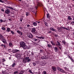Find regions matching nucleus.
I'll return each mask as SVG.
<instances>
[{
	"instance_id": "c85d7f7f",
	"label": "nucleus",
	"mask_w": 74,
	"mask_h": 74,
	"mask_svg": "<svg viewBox=\"0 0 74 74\" xmlns=\"http://www.w3.org/2000/svg\"><path fill=\"white\" fill-rule=\"evenodd\" d=\"M10 33L12 34V35H14L15 34V32L12 31H11Z\"/></svg>"
},
{
	"instance_id": "79ce46f5",
	"label": "nucleus",
	"mask_w": 74,
	"mask_h": 74,
	"mask_svg": "<svg viewBox=\"0 0 74 74\" xmlns=\"http://www.w3.org/2000/svg\"><path fill=\"white\" fill-rule=\"evenodd\" d=\"M18 71H15L14 72V74H17V73H18Z\"/></svg>"
},
{
	"instance_id": "4d7b16f0",
	"label": "nucleus",
	"mask_w": 74,
	"mask_h": 74,
	"mask_svg": "<svg viewBox=\"0 0 74 74\" xmlns=\"http://www.w3.org/2000/svg\"><path fill=\"white\" fill-rule=\"evenodd\" d=\"M59 49H60V50H62V48L60 47H59Z\"/></svg>"
},
{
	"instance_id": "0eeeda50",
	"label": "nucleus",
	"mask_w": 74,
	"mask_h": 74,
	"mask_svg": "<svg viewBox=\"0 0 74 74\" xmlns=\"http://www.w3.org/2000/svg\"><path fill=\"white\" fill-rule=\"evenodd\" d=\"M10 10L9 9L7 8L5 10V14H10Z\"/></svg>"
},
{
	"instance_id": "f257e3e1",
	"label": "nucleus",
	"mask_w": 74,
	"mask_h": 74,
	"mask_svg": "<svg viewBox=\"0 0 74 74\" xmlns=\"http://www.w3.org/2000/svg\"><path fill=\"white\" fill-rule=\"evenodd\" d=\"M27 43L26 42L25 43L23 42H21L20 43V44L24 49H26L27 48V47L25 45L27 44Z\"/></svg>"
},
{
	"instance_id": "69168bd1",
	"label": "nucleus",
	"mask_w": 74,
	"mask_h": 74,
	"mask_svg": "<svg viewBox=\"0 0 74 74\" xmlns=\"http://www.w3.org/2000/svg\"><path fill=\"white\" fill-rule=\"evenodd\" d=\"M6 7H7V8H10V7L8 6H7Z\"/></svg>"
},
{
	"instance_id": "1a4fd4ad",
	"label": "nucleus",
	"mask_w": 74,
	"mask_h": 74,
	"mask_svg": "<svg viewBox=\"0 0 74 74\" xmlns=\"http://www.w3.org/2000/svg\"><path fill=\"white\" fill-rule=\"evenodd\" d=\"M47 47L48 48H52V45L51 44H48V42H47Z\"/></svg>"
},
{
	"instance_id": "f3484780",
	"label": "nucleus",
	"mask_w": 74,
	"mask_h": 74,
	"mask_svg": "<svg viewBox=\"0 0 74 74\" xmlns=\"http://www.w3.org/2000/svg\"><path fill=\"white\" fill-rule=\"evenodd\" d=\"M1 45L2 48L3 47L4 48H5V47H6V45H5V44H1Z\"/></svg>"
},
{
	"instance_id": "4468645a",
	"label": "nucleus",
	"mask_w": 74,
	"mask_h": 74,
	"mask_svg": "<svg viewBox=\"0 0 74 74\" xmlns=\"http://www.w3.org/2000/svg\"><path fill=\"white\" fill-rule=\"evenodd\" d=\"M2 41L3 42V43H5V42H7V41H6V40L5 39H4V38H3V39H1Z\"/></svg>"
},
{
	"instance_id": "bf43d9fd",
	"label": "nucleus",
	"mask_w": 74,
	"mask_h": 74,
	"mask_svg": "<svg viewBox=\"0 0 74 74\" xmlns=\"http://www.w3.org/2000/svg\"><path fill=\"white\" fill-rule=\"evenodd\" d=\"M1 11H3V12H4V10L3 9H1Z\"/></svg>"
},
{
	"instance_id": "cd10ccee",
	"label": "nucleus",
	"mask_w": 74,
	"mask_h": 74,
	"mask_svg": "<svg viewBox=\"0 0 74 74\" xmlns=\"http://www.w3.org/2000/svg\"><path fill=\"white\" fill-rule=\"evenodd\" d=\"M57 69L58 70V71H60L61 69L59 67H58L57 68Z\"/></svg>"
},
{
	"instance_id": "6e6552de",
	"label": "nucleus",
	"mask_w": 74,
	"mask_h": 74,
	"mask_svg": "<svg viewBox=\"0 0 74 74\" xmlns=\"http://www.w3.org/2000/svg\"><path fill=\"white\" fill-rule=\"evenodd\" d=\"M49 30L50 31H53V32H57V30H56V29H54L52 27H50L49 29Z\"/></svg>"
},
{
	"instance_id": "052dcab7",
	"label": "nucleus",
	"mask_w": 74,
	"mask_h": 74,
	"mask_svg": "<svg viewBox=\"0 0 74 74\" xmlns=\"http://www.w3.org/2000/svg\"><path fill=\"white\" fill-rule=\"evenodd\" d=\"M25 42H26V43H27V44L28 43V42H27V41H25V42H24V43H25Z\"/></svg>"
},
{
	"instance_id": "f8f14e48",
	"label": "nucleus",
	"mask_w": 74,
	"mask_h": 74,
	"mask_svg": "<svg viewBox=\"0 0 74 74\" xmlns=\"http://www.w3.org/2000/svg\"><path fill=\"white\" fill-rule=\"evenodd\" d=\"M51 68L52 69V70H53V71H56V67L53 66L51 67Z\"/></svg>"
},
{
	"instance_id": "603ef678",
	"label": "nucleus",
	"mask_w": 74,
	"mask_h": 74,
	"mask_svg": "<svg viewBox=\"0 0 74 74\" xmlns=\"http://www.w3.org/2000/svg\"><path fill=\"white\" fill-rule=\"evenodd\" d=\"M2 62H5V59L4 58H3L2 59Z\"/></svg>"
},
{
	"instance_id": "13d9d810",
	"label": "nucleus",
	"mask_w": 74,
	"mask_h": 74,
	"mask_svg": "<svg viewBox=\"0 0 74 74\" xmlns=\"http://www.w3.org/2000/svg\"><path fill=\"white\" fill-rule=\"evenodd\" d=\"M9 20L10 21H12V19L11 18L9 19Z\"/></svg>"
},
{
	"instance_id": "a211bd4d",
	"label": "nucleus",
	"mask_w": 74,
	"mask_h": 74,
	"mask_svg": "<svg viewBox=\"0 0 74 74\" xmlns=\"http://www.w3.org/2000/svg\"><path fill=\"white\" fill-rule=\"evenodd\" d=\"M50 42H51V43L52 44V45L53 46L54 45H56L55 43H54L53 41H51Z\"/></svg>"
},
{
	"instance_id": "5701e85b",
	"label": "nucleus",
	"mask_w": 74,
	"mask_h": 74,
	"mask_svg": "<svg viewBox=\"0 0 74 74\" xmlns=\"http://www.w3.org/2000/svg\"><path fill=\"white\" fill-rule=\"evenodd\" d=\"M57 29H58V31L59 32H61V29L60 28V27H57Z\"/></svg>"
},
{
	"instance_id": "0e129e2a",
	"label": "nucleus",
	"mask_w": 74,
	"mask_h": 74,
	"mask_svg": "<svg viewBox=\"0 0 74 74\" xmlns=\"http://www.w3.org/2000/svg\"><path fill=\"white\" fill-rule=\"evenodd\" d=\"M64 54H67V52L65 51L64 53Z\"/></svg>"
},
{
	"instance_id": "de8ad7c7",
	"label": "nucleus",
	"mask_w": 74,
	"mask_h": 74,
	"mask_svg": "<svg viewBox=\"0 0 74 74\" xmlns=\"http://www.w3.org/2000/svg\"><path fill=\"white\" fill-rule=\"evenodd\" d=\"M63 29H66V30H68V29H67V28L64 27H63Z\"/></svg>"
},
{
	"instance_id": "20e7f679",
	"label": "nucleus",
	"mask_w": 74,
	"mask_h": 74,
	"mask_svg": "<svg viewBox=\"0 0 74 74\" xmlns=\"http://www.w3.org/2000/svg\"><path fill=\"white\" fill-rule=\"evenodd\" d=\"M12 51L13 53H16L17 52V53H18V55L20 53V51L19 50H18L16 49H13Z\"/></svg>"
},
{
	"instance_id": "72a5a7b5",
	"label": "nucleus",
	"mask_w": 74,
	"mask_h": 74,
	"mask_svg": "<svg viewBox=\"0 0 74 74\" xmlns=\"http://www.w3.org/2000/svg\"><path fill=\"white\" fill-rule=\"evenodd\" d=\"M70 59L71 60V62H72V63H73L74 62V60L73 58H72Z\"/></svg>"
},
{
	"instance_id": "864d4df0",
	"label": "nucleus",
	"mask_w": 74,
	"mask_h": 74,
	"mask_svg": "<svg viewBox=\"0 0 74 74\" xmlns=\"http://www.w3.org/2000/svg\"><path fill=\"white\" fill-rule=\"evenodd\" d=\"M55 36L56 37H58V35L57 34H56L55 35Z\"/></svg>"
},
{
	"instance_id": "8fccbe9b",
	"label": "nucleus",
	"mask_w": 74,
	"mask_h": 74,
	"mask_svg": "<svg viewBox=\"0 0 74 74\" xmlns=\"http://www.w3.org/2000/svg\"><path fill=\"white\" fill-rule=\"evenodd\" d=\"M23 20V18H21L20 19V21L21 22H22V20Z\"/></svg>"
},
{
	"instance_id": "37998d69",
	"label": "nucleus",
	"mask_w": 74,
	"mask_h": 74,
	"mask_svg": "<svg viewBox=\"0 0 74 74\" xmlns=\"http://www.w3.org/2000/svg\"><path fill=\"white\" fill-rule=\"evenodd\" d=\"M31 61V60L30 59H28V60H27V62H30Z\"/></svg>"
},
{
	"instance_id": "338daca9",
	"label": "nucleus",
	"mask_w": 74,
	"mask_h": 74,
	"mask_svg": "<svg viewBox=\"0 0 74 74\" xmlns=\"http://www.w3.org/2000/svg\"><path fill=\"white\" fill-rule=\"evenodd\" d=\"M73 21H74V16H73Z\"/></svg>"
},
{
	"instance_id": "6e6d98bb",
	"label": "nucleus",
	"mask_w": 74,
	"mask_h": 74,
	"mask_svg": "<svg viewBox=\"0 0 74 74\" xmlns=\"http://www.w3.org/2000/svg\"><path fill=\"white\" fill-rule=\"evenodd\" d=\"M0 2H1V3H4V1H1V0H0Z\"/></svg>"
},
{
	"instance_id": "4c0bfd02",
	"label": "nucleus",
	"mask_w": 74,
	"mask_h": 74,
	"mask_svg": "<svg viewBox=\"0 0 74 74\" xmlns=\"http://www.w3.org/2000/svg\"><path fill=\"white\" fill-rule=\"evenodd\" d=\"M2 30H5V28H4V27H2V28H1Z\"/></svg>"
},
{
	"instance_id": "ea45409f",
	"label": "nucleus",
	"mask_w": 74,
	"mask_h": 74,
	"mask_svg": "<svg viewBox=\"0 0 74 74\" xmlns=\"http://www.w3.org/2000/svg\"><path fill=\"white\" fill-rule=\"evenodd\" d=\"M9 45L10 46V47H11L12 45V43L11 42H10L9 43Z\"/></svg>"
},
{
	"instance_id": "a18cd8bd",
	"label": "nucleus",
	"mask_w": 74,
	"mask_h": 74,
	"mask_svg": "<svg viewBox=\"0 0 74 74\" xmlns=\"http://www.w3.org/2000/svg\"><path fill=\"white\" fill-rule=\"evenodd\" d=\"M33 66H35L36 65V64L35 63V62H33Z\"/></svg>"
},
{
	"instance_id": "09e8293b",
	"label": "nucleus",
	"mask_w": 74,
	"mask_h": 74,
	"mask_svg": "<svg viewBox=\"0 0 74 74\" xmlns=\"http://www.w3.org/2000/svg\"><path fill=\"white\" fill-rule=\"evenodd\" d=\"M40 53H42V52H43V51L41 49L40 50Z\"/></svg>"
},
{
	"instance_id": "49530a36",
	"label": "nucleus",
	"mask_w": 74,
	"mask_h": 74,
	"mask_svg": "<svg viewBox=\"0 0 74 74\" xmlns=\"http://www.w3.org/2000/svg\"><path fill=\"white\" fill-rule=\"evenodd\" d=\"M43 74H47V72L46 71H43Z\"/></svg>"
},
{
	"instance_id": "7c9ffc66",
	"label": "nucleus",
	"mask_w": 74,
	"mask_h": 74,
	"mask_svg": "<svg viewBox=\"0 0 74 74\" xmlns=\"http://www.w3.org/2000/svg\"><path fill=\"white\" fill-rule=\"evenodd\" d=\"M44 38H45V37L43 36L39 37V38H40V39H42V40L44 39Z\"/></svg>"
},
{
	"instance_id": "c756f323",
	"label": "nucleus",
	"mask_w": 74,
	"mask_h": 74,
	"mask_svg": "<svg viewBox=\"0 0 74 74\" xmlns=\"http://www.w3.org/2000/svg\"><path fill=\"white\" fill-rule=\"evenodd\" d=\"M19 30H21V31H22L23 30V28L22 27H19Z\"/></svg>"
},
{
	"instance_id": "dca6fc26",
	"label": "nucleus",
	"mask_w": 74,
	"mask_h": 74,
	"mask_svg": "<svg viewBox=\"0 0 74 74\" xmlns=\"http://www.w3.org/2000/svg\"><path fill=\"white\" fill-rule=\"evenodd\" d=\"M60 72L62 73H66V71L63 69H61L60 71Z\"/></svg>"
},
{
	"instance_id": "c03bdc74",
	"label": "nucleus",
	"mask_w": 74,
	"mask_h": 74,
	"mask_svg": "<svg viewBox=\"0 0 74 74\" xmlns=\"http://www.w3.org/2000/svg\"><path fill=\"white\" fill-rule=\"evenodd\" d=\"M68 56V57L69 58V59H71V58H72V57L70 56L69 55Z\"/></svg>"
},
{
	"instance_id": "c9c22d12",
	"label": "nucleus",
	"mask_w": 74,
	"mask_h": 74,
	"mask_svg": "<svg viewBox=\"0 0 74 74\" xmlns=\"http://www.w3.org/2000/svg\"><path fill=\"white\" fill-rule=\"evenodd\" d=\"M26 15L27 16H29V12H26Z\"/></svg>"
},
{
	"instance_id": "7ed1b4c3",
	"label": "nucleus",
	"mask_w": 74,
	"mask_h": 74,
	"mask_svg": "<svg viewBox=\"0 0 74 74\" xmlns=\"http://www.w3.org/2000/svg\"><path fill=\"white\" fill-rule=\"evenodd\" d=\"M38 1H39V0H36V2L37 6H35V8H36V10H37L38 7H41V6L42 5V4L39 2Z\"/></svg>"
},
{
	"instance_id": "680f3d73",
	"label": "nucleus",
	"mask_w": 74,
	"mask_h": 74,
	"mask_svg": "<svg viewBox=\"0 0 74 74\" xmlns=\"http://www.w3.org/2000/svg\"><path fill=\"white\" fill-rule=\"evenodd\" d=\"M36 38H39V37L36 36Z\"/></svg>"
},
{
	"instance_id": "774afa93",
	"label": "nucleus",
	"mask_w": 74,
	"mask_h": 74,
	"mask_svg": "<svg viewBox=\"0 0 74 74\" xmlns=\"http://www.w3.org/2000/svg\"><path fill=\"white\" fill-rule=\"evenodd\" d=\"M5 22V20H2V22Z\"/></svg>"
},
{
	"instance_id": "a878e982",
	"label": "nucleus",
	"mask_w": 74,
	"mask_h": 74,
	"mask_svg": "<svg viewBox=\"0 0 74 74\" xmlns=\"http://www.w3.org/2000/svg\"><path fill=\"white\" fill-rule=\"evenodd\" d=\"M11 30L10 29V28L9 27L7 28V32H11Z\"/></svg>"
},
{
	"instance_id": "a19ab883",
	"label": "nucleus",
	"mask_w": 74,
	"mask_h": 74,
	"mask_svg": "<svg viewBox=\"0 0 74 74\" xmlns=\"http://www.w3.org/2000/svg\"><path fill=\"white\" fill-rule=\"evenodd\" d=\"M44 23L45 24V26H48V24H47V23L46 22H45V23Z\"/></svg>"
},
{
	"instance_id": "423d86ee",
	"label": "nucleus",
	"mask_w": 74,
	"mask_h": 74,
	"mask_svg": "<svg viewBox=\"0 0 74 74\" xmlns=\"http://www.w3.org/2000/svg\"><path fill=\"white\" fill-rule=\"evenodd\" d=\"M54 51L55 52H59V48H58V47H54Z\"/></svg>"
},
{
	"instance_id": "e433bc0d",
	"label": "nucleus",
	"mask_w": 74,
	"mask_h": 74,
	"mask_svg": "<svg viewBox=\"0 0 74 74\" xmlns=\"http://www.w3.org/2000/svg\"><path fill=\"white\" fill-rule=\"evenodd\" d=\"M41 59H45V56L42 57L41 58Z\"/></svg>"
},
{
	"instance_id": "6ab92c4d",
	"label": "nucleus",
	"mask_w": 74,
	"mask_h": 74,
	"mask_svg": "<svg viewBox=\"0 0 74 74\" xmlns=\"http://www.w3.org/2000/svg\"><path fill=\"white\" fill-rule=\"evenodd\" d=\"M56 42L57 44L56 43V44L57 45H58L59 47H60V46H61V45H60V42H59L58 41H57Z\"/></svg>"
},
{
	"instance_id": "393cba45",
	"label": "nucleus",
	"mask_w": 74,
	"mask_h": 74,
	"mask_svg": "<svg viewBox=\"0 0 74 74\" xmlns=\"http://www.w3.org/2000/svg\"><path fill=\"white\" fill-rule=\"evenodd\" d=\"M62 42L64 44V45H65L66 43V42L65 41V40H63L62 41Z\"/></svg>"
},
{
	"instance_id": "9b49d317",
	"label": "nucleus",
	"mask_w": 74,
	"mask_h": 74,
	"mask_svg": "<svg viewBox=\"0 0 74 74\" xmlns=\"http://www.w3.org/2000/svg\"><path fill=\"white\" fill-rule=\"evenodd\" d=\"M17 33H18V34H20V35H21V36H22V35L23 34H22V32L20 31L19 30H17Z\"/></svg>"
},
{
	"instance_id": "2f4dec72",
	"label": "nucleus",
	"mask_w": 74,
	"mask_h": 74,
	"mask_svg": "<svg viewBox=\"0 0 74 74\" xmlns=\"http://www.w3.org/2000/svg\"><path fill=\"white\" fill-rule=\"evenodd\" d=\"M68 19L69 20H71L72 19L71 18V17H70V16H69L68 17Z\"/></svg>"
},
{
	"instance_id": "f03ea898",
	"label": "nucleus",
	"mask_w": 74,
	"mask_h": 74,
	"mask_svg": "<svg viewBox=\"0 0 74 74\" xmlns=\"http://www.w3.org/2000/svg\"><path fill=\"white\" fill-rule=\"evenodd\" d=\"M30 29L31 32L33 33L34 36H37V35H38L37 32V30H36V28H31Z\"/></svg>"
},
{
	"instance_id": "473e14b6",
	"label": "nucleus",
	"mask_w": 74,
	"mask_h": 74,
	"mask_svg": "<svg viewBox=\"0 0 74 74\" xmlns=\"http://www.w3.org/2000/svg\"><path fill=\"white\" fill-rule=\"evenodd\" d=\"M40 64H41L42 66L44 65V62H43V61H41L40 62Z\"/></svg>"
},
{
	"instance_id": "412c9836",
	"label": "nucleus",
	"mask_w": 74,
	"mask_h": 74,
	"mask_svg": "<svg viewBox=\"0 0 74 74\" xmlns=\"http://www.w3.org/2000/svg\"><path fill=\"white\" fill-rule=\"evenodd\" d=\"M45 59H49V56L48 55L45 56Z\"/></svg>"
},
{
	"instance_id": "39448f33",
	"label": "nucleus",
	"mask_w": 74,
	"mask_h": 74,
	"mask_svg": "<svg viewBox=\"0 0 74 74\" xmlns=\"http://www.w3.org/2000/svg\"><path fill=\"white\" fill-rule=\"evenodd\" d=\"M27 37L29 38L32 39L33 38V35H32L31 33H29L27 35Z\"/></svg>"
},
{
	"instance_id": "f704fd0d",
	"label": "nucleus",
	"mask_w": 74,
	"mask_h": 74,
	"mask_svg": "<svg viewBox=\"0 0 74 74\" xmlns=\"http://www.w3.org/2000/svg\"><path fill=\"white\" fill-rule=\"evenodd\" d=\"M29 72L30 73H31V74H33V73L32 71H31V70L29 69Z\"/></svg>"
},
{
	"instance_id": "4be33fe9",
	"label": "nucleus",
	"mask_w": 74,
	"mask_h": 74,
	"mask_svg": "<svg viewBox=\"0 0 74 74\" xmlns=\"http://www.w3.org/2000/svg\"><path fill=\"white\" fill-rule=\"evenodd\" d=\"M32 40L34 41H38V39H36L34 38H32Z\"/></svg>"
},
{
	"instance_id": "bb28decb",
	"label": "nucleus",
	"mask_w": 74,
	"mask_h": 74,
	"mask_svg": "<svg viewBox=\"0 0 74 74\" xmlns=\"http://www.w3.org/2000/svg\"><path fill=\"white\" fill-rule=\"evenodd\" d=\"M51 33V31L49 30H47V34H50V33Z\"/></svg>"
},
{
	"instance_id": "5fc2aeb1",
	"label": "nucleus",
	"mask_w": 74,
	"mask_h": 74,
	"mask_svg": "<svg viewBox=\"0 0 74 74\" xmlns=\"http://www.w3.org/2000/svg\"><path fill=\"white\" fill-rule=\"evenodd\" d=\"M0 22H1V23H2V22H3V20H2L1 19H0Z\"/></svg>"
},
{
	"instance_id": "3c124183",
	"label": "nucleus",
	"mask_w": 74,
	"mask_h": 74,
	"mask_svg": "<svg viewBox=\"0 0 74 74\" xmlns=\"http://www.w3.org/2000/svg\"><path fill=\"white\" fill-rule=\"evenodd\" d=\"M9 8H10V9H11V10H14V8H12V7H9Z\"/></svg>"
},
{
	"instance_id": "9d476101",
	"label": "nucleus",
	"mask_w": 74,
	"mask_h": 74,
	"mask_svg": "<svg viewBox=\"0 0 74 74\" xmlns=\"http://www.w3.org/2000/svg\"><path fill=\"white\" fill-rule=\"evenodd\" d=\"M32 23L33 24H32V25H33L34 26H37V23L34 21H33Z\"/></svg>"
},
{
	"instance_id": "e2e57ef3",
	"label": "nucleus",
	"mask_w": 74,
	"mask_h": 74,
	"mask_svg": "<svg viewBox=\"0 0 74 74\" xmlns=\"http://www.w3.org/2000/svg\"><path fill=\"white\" fill-rule=\"evenodd\" d=\"M71 23H74V21H72L71 22Z\"/></svg>"
},
{
	"instance_id": "aec40b11",
	"label": "nucleus",
	"mask_w": 74,
	"mask_h": 74,
	"mask_svg": "<svg viewBox=\"0 0 74 74\" xmlns=\"http://www.w3.org/2000/svg\"><path fill=\"white\" fill-rule=\"evenodd\" d=\"M4 38V36L0 34V40H2L3 38Z\"/></svg>"
},
{
	"instance_id": "ddd939ff",
	"label": "nucleus",
	"mask_w": 74,
	"mask_h": 74,
	"mask_svg": "<svg viewBox=\"0 0 74 74\" xmlns=\"http://www.w3.org/2000/svg\"><path fill=\"white\" fill-rule=\"evenodd\" d=\"M47 17L48 19H50V18H51V16L49 15V14L48 13L47 14Z\"/></svg>"
},
{
	"instance_id": "2eb2a0df",
	"label": "nucleus",
	"mask_w": 74,
	"mask_h": 74,
	"mask_svg": "<svg viewBox=\"0 0 74 74\" xmlns=\"http://www.w3.org/2000/svg\"><path fill=\"white\" fill-rule=\"evenodd\" d=\"M27 26L28 27V29H30V27H33V26L32 25V26H31L29 24H27Z\"/></svg>"
},
{
	"instance_id": "b1692460",
	"label": "nucleus",
	"mask_w": 74,
	"mask_h": 74,
	"mask_svg": "<svg viewBox=\"0 0 74 74\" xmlns=\"http://www.w3.org/2000/svg\"><path fill=\"white\" fill-rule=\"evenodd\" d=\"M15 66V63L14 62L11 66L10 67H14V66Z\"/></svg>"
},
{
	"instance_id": "58836bf2",
	"label": "nucleus",
	"mask_w": 74,
	"mask_h": 74,
	"mask_svg": "<svg viewBox=\"0 0 74 74\" xmlns=\"http://www.w3.org/2000/svg\"><path fill=\"white\" fill-rule=\"evenodd\" d=\"M28 59H29V57H26L25 58V60H27Z\"/></svg>"
}]
</instances>
